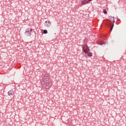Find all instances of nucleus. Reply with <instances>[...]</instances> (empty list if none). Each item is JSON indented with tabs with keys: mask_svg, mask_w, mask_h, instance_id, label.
I'll return each mask as SVG.
<instances>
[{
	"mask_svg": "<svg viewBox=\"0 0 126 126\" xmlns=\"http://www.w3.org/2000/svg\"><path fill=\"white\" fill-rule=\"evenodd\" d=\"M31 32H32V29H31L30 28H28L26 30L25 34L26 36H31Z\"/></svg>",
	"mask_w": 126,
	"mask_h": 126,
	"instance_id": "nucleus-1",
	"label": "nucleus"
},
{
	"mask_svg": "<svg viewBox=\"0 0 126 126\" xmlns=\"http://www.w3.org/2000/svg\"><path fill=\"white\" fill-rule=\"evenodd\" d=\"M83 51L84 53H85V54H87V53H88V52L90 51L89 48L87 45H85L83 47Z\"/></svg>",
	"mask_w": 126,
	"mask_h": 126,
	"instance_id": "nucleus-2",
	"label": "nucleus"
},
{
	"mask_svg": "<svg viewBox=\"0 0 126 126\" xmlns=\"http://www.w3.org/2000/svg\"><path fill=\"white\" fill-rule=\"evenodd\" d=\"M52 25V23L50 21H46L44 23V26L47 28L50 27Z\"/></svg>",
	"mask_w": 126,
	"mask_h": 126,
	"instance_id": "nucleus-3",
	"label": "nucleus"
},
{
	"mask_svg": "<svg viewBox=\"0 0 126 126\" xmlns=\"http://www.w3.org/2000/svg\"><path fill=\"white\" fill-rule=\"evenodd\" d=\"M8 94L9 96H12L14 94V91L13 90H10L8 92Z\"/></svg>",
	"mask_w": 126,
	"mask_h": 126,
	"instance_id": "nucleus-4",
	"label": "nucleus"
},
{
	"mask_svg": "<svg viewBox=\"0 0 126 126\" xmlns=\"http://www.w3.org/2000/svg\"><path fill=\"white\" fill-rule=\"evenodd\" d=\"M81 3L82 4H87V3H88V1H87V0H83L81 1Z\"/></svg>",
	"mask_w": 126,
	"mask_h": 126,
	"instance_id": "nucleus-5",
	"label": "nucleus"
},
{
	"mask_svg": "<svg viewBox=\"0 0 126 126\" xmlns=\"http://www.w3.org/2000/svg\"><path fill=\"white\" fill-rule=\"evenodd\" d=\"M44 83H46V86H49V85H50L49 81H47L46 82V81H44Z\"/></svg>",
	"mask_w": 126,
	"mask_h": 126,
	"instance_id": "nucleus-6",
	"label": "nucleus"
},
{
	"mask_svg": "<svg viewBox=\"0 0 126 126\" xmlns=\"http://www.w3.org/2000/svg\"><path fill=\"white\" fill-rule=\"evenodd\" d=\"M103 13H104V14H107V10L105 9L103 10Z\"/></svg>",
	"mask_w": 126,
	"mask_h": 126,
	"instance_id": "nucleus-7",
	"label": "nucleus"
},
{
	"mask_svg": "<svg viewBox=\"0 0 126 126\" xmlns=\"http://www.w3.org/2000/svg\"><path fill=\"white\" fill-rule=\"evenodd\" d=\"M88 56H89V57H92V53L91 52H89Z\"/></svg>",
	"mask_w": 126,
	"mask_h": 126,
	"instance_id": "nucleus-8",
	"label": "nucleus"
},
{
	"mask_svg": "<svg viewBox=\"0 0 126 126\" xmlns=\"http://www.w3.org/2000/svg\"><path fill=\"white\" fill-rule=\"evenodd\" d=\"M43 33L44 34H47L48 33V31H47V30H44Z\"/></svg>",
	"mask_w": 126,
	"mask_h": 126,
	"instance_id": "nucleus-9",
	"label": "nucleus"
},
{
	"mask_svg": "<svg viewBox=\"0 0 126 126\" xmlns=\"http://www.w3.org/2000/svg\"><path fill=\"white\" fill-rule=\"evenodd\" d=\"M114 24H113L112 25V28L111 29V31H112V30H113V28L114 27Z\"/></svg>",
	"mask_w": 126,
	"mask_h": 126,
	"instance_id": "nucleus-10",
	"label": "nucleus"
},
{
	"mask_svg": "<svg viewBox=\"0 0 126 126\" xmlns=\"http://www.w3.org/2000/svg\"><path fill=\"white\" fill-rule=\"evenodd\" d=\"M109 18H110V19H114V17H113L112 16H109Z\"/></svg>",
	"mask_w": 126,
	"mask_h": 126,
	"instance_id": "nucleus-11",
	"label": "nucleus"
},
{
	"mask_svg": "<svg viewBox=\"0 0 126 126\" xmlns=\"http://www.w3.org/2000/svg\"><path fill=\"white\" fill-rule=\"evenodd\" d=\"M117 21H121V19H119V18H117Z\"/></svg>",
	"mask_w": 126,
	"mask_h": 126,
	"instance_id": "nucleus-12",
	"label": "nucleus"
},
{
	"mask_svg": "<svg viewBox=\"0 0 126 126\" xmlns=\"http://www.w3.org/2000/svg\"><path fill=\"white\" fill-rule=\"evenodd\" d=\"M113 23H115V20H113Z\"/></svg>",
	"mask_w": 126,
	"mask_h": 126,
	"instance_id": "nucleus-13",
	"label": "nucleus"
},
{
	"mask_svg": "<svg viewBox=\"0 0 126 126\" xmlns=\"http://www.w3.org/2000/svg\"><path fill=\"white\" fill-rule=\"evenodd\" d=\"M91 0H89V1H91Z\"/></svg>",
	"mask_w": 126,
	"mask_h": 126,
	"instance_id": "nucleus-14",
	"label": "nucleus"
}]
</instances>
